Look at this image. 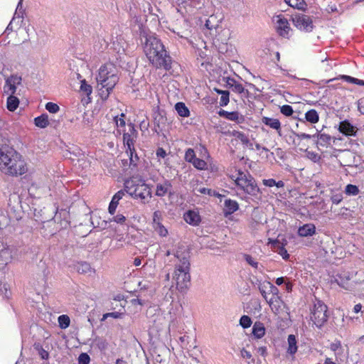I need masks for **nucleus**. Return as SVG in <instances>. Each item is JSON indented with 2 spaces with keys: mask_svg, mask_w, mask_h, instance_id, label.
Here are the masks:
<instances>
[{
  "mask_svg": "<svg viewBox=\"0 0 364 364\" xmlns=\"http://www.w3.org/2000/svg\"><path fill=\"white\" fill-rule=\"evenodd\" d=\"M28 170L26 161L17 151L9 145H0V171L3 173L17 177Z\"/></svg>",
  "mask_w": 364,
  "mask_h": 364,
  "instance_id": "1",
  "label": "nucleus"
},
{
  "mask_svg": "<svg viewBox=\"0 0 364 364\" xmlns=\"http://www.w3.org/2000/svg\"><path fill=\"white\" fill-rule=\"evenodd\" d=\"M144 51L153 66L166 70L171 68V58L161 40L155 35L148 34L145 36Z\"/></svg>",
  "mask_w": 364,
  "mask_h": 364,
  "instance_id": "2",
  "label": "nucleus"
},
{
  "mask_svg": "<svg viewBox=\"0 0 364 364\" xmlns=\"http://www.w3.org/2000/svg\"><path fill=\"white\" fill-rule=\"evenodd\" d=\"M175 257L176 261L172 281L175 283L176 289L180 292H184L188 289L191 282L189 255L188 252L177 251Z\"/></svg>",
  "mask_w": 364,
  "mask_h": 364,
  "instance_id": "3",
  "label": "nucleus"
},
{
  "mask_svg": "<svg viewBox=\"0 0 364 364\" xmlns=\"http://www.w3.org/2000/svg\"><path fill=\"white\" fill-rule=\"evenodd\" d=\"M97 95L102 101H106L119 81L112 64L102 65L96 76Z\"/></svg>",
  "mask_w": 364,
  "mask_h": 364,
  "instance_id": "4",
  "label": "nucleus"
},
{
  "mask_svg": "<svg viewBox=\"0 0 364 364\" xmlns=\"http://www.w3.org/2000/svg\"><path fill=\"white\" fill-rule=\"evenodd\" d=\"M236 186L244 193L252 196H257L259 193V188L255 178L247 171L238 170L235 175L232 176Z\"/></svg>",
  "mask_w": 364,
  "mask_h": 364,
  "instance_id": "5",
  "label": "nucleus"
},
{
  "mask_svg": "<svg viewBox=\"0 0 364 364\" xmlns=\"http://www.w3.org/2000/svg\"><path fill=\"white\" fill-rule=\"evenodd\" d=\"M313 307L311 309V320L321 328L328 320L327 306L320 299L315 298Z\"/></svg>",
  "mask_w": 364,
  "mask_h": 364,
  "instance_id": "6",
  "label": "nucleus"
},
{
  "mask_svg": "<svg viewBox=\"0 0 364 364\" xmlns=\"http://www.w3.org/2000/svg\"><path fill=\"white\" fill-rule=\"evenodd\" d=\"M0 272H2L12 259L17 256V249L12 246L1 244L0 245Z\"/></svg>",
  "mask_w": 364,
  "mask_h": 364,
  "instance_id": "7",
  "label": "nucleus"
},
{
  "mask_svg": "<svg viewBox=\"0 0 364 364\" xmlns=\"http://www.w3.org/2000/svg\"><path fill=\"white\" fill-rule=\"evenodd\" d=\"M292 21L294 25L302 31L311 32L314 28L311 18L303 14L294 15Z\"/></svg>",
  "mask_w": 364,
  "mask_h": 364,
  "instance_id": "8",
  "label": "nucleus"
},
{
  "mask_svg": "<svg viewBox=\"0 0 364 364\" xmlns=\"http://www.w3.org/2000/svg\"><path fill=\"white\" fill-rule=\"evenodd\" d=\"M272 21L279 35L284 38H288L291 28L288 20L282 14L274 16L272 18Z\"/></svg>",
  "mask_w": 364,
  "mask_h": 364,
  "instance_id": "9",
  "label": "nucleus"
},
{
  "mask_svg": "<svg viewBox=\"0 0 364 364\" xmlns=\"http://www.w3.org/2000/svg\"><path fill=\"white\" fill-rule=\"evenodd\" d=\"M128 127V132H123V141L124 146L127 147L126 152H129L131 155L134 154L135 153V149H134V137L136 136V130L134 129V124L132 123H129L127 125Z\"/></svg>",
  "mask_w": 364,
  "mask_h": 364,
  "instance_id": "10",
  "label": "nucleus"
},
{
  "mask_svg": "<svg viewBox=\"0 0 364 364\" xmlns=\"http://www.w3.org/2000/svg\"><path fill=\"white\" fill-rule=\"evenodd\" d=\"M355 274L356 273L354 272L342 271L336 275L334 277V281L341 287L350 291L353 289V287L349 283V281L354 277Z\"/></svg>",
  "mask_w": 364,
  "mask_h": 364,
  "instance_id": "11",
  "label": "nucleus"
},
{
  "mask_svg": "<svg viewBox=\"0 0 364 364\" xmlns=\"http://www.w3.org/2000/svg\"><path fill=\"white\" fill-rule=\"evenodd\" d=\"M92 87L87 82L85 79L80 80L79 94L81 97V102L84 106L92 102Z\"/></svg>",
  "mask_w": 364,
  "mask_h": 364,
  "instance_id": "12",
  "label": "nucleus"
},
{
  "mask_svg": "<svg viewBox=\"0 0 364 364\" xmlns=\"http://www.w3.org/2000/svg\"><path fill=\"white\" fill-rule=\"evenodd\" d=\"M144 179L141 177L132 176L124 181V192H127L129 195L135 194L136 190L141 189V186L145 184Z\"/></svg>",
  "mask_w": 364,
  "mask_h": 364,
  "instance_id": "13",
  "label": "nucleus"
},
{
  "mask_svg": "<svg viewBox=\"0 0 364 364\" xmlns=\"http://www.w3.org/2000/svg\"><path fill=\"white\" fill-rule=\"evenodd\" d=\"M21 82V77L18 75H11L6 79L4 86V92L6 95H14L16 92V85Z\"/></svg>",
  "mask_w": 364,
  "mask_h": 364,
  "instance_id": "14",
  "label": "nucleus"
},
{
  "mask_svg": "<svg viewBox=\"0 0 364 364\" xmlns=\"http://www.w3.org/2000/svg\"><path fill=\"white\" fill-rule=\"evenodd\" d=\"M267 302L275 315L280 314L284 308L288 309L282 296H272L267 300Z\"/></svg>",
  "mask_w": 364,
  "mask_h": 364,
  "instance_id": "15",
  "label": "nucleus"
},
{
  "mask_svg": "<svg viewBox=\"0 0 364 364\" xmlns=\"http://www.w3.org/2000/svg\"><path fill=\"white\" fill-rule=\"evenodd\" d=\"M155 195L162 198L166 195H172V183L171 181L164 179L163 182L158 183L156 185Z\"/></svg>",
  "mask_w": 364,
  "mask_h": 364,
  "instance_id": "16",
  "label": "nucleus"
},
{
  "mask_svg": "<svg viewBox=\"0 0 364 364\" xmlns=\"http://www.w3.org/2000/svg\"><path fill=\"white\" fill-rule=\"evenodd\" d=\"M141 189L136 190L135 194H131L130 196L135 199H140L143 203H146L148 199L152 197L150 186L147 183L142 184L141 186Z\"/></svg>",
  "mask_w": 364,
  "mask_h": 364,
  "instance_id": "17",
  "label": "nucleus"
},
{
  "mask_svg": "<svg viewBox=\"0 0 364 364\" xmlns=\"http://www.w3.org/2000/svg\"><path fill=\"white\" fill-rule=\"evenodd\" d=\"M73 268L79 274H83L88 277L95 274V269L87 262H77L73 265Z\"/></svg>",
  "mask_w": 364,
  "mask_h": 364,
  "instance_id": "18",
  "label": "nucleus"
},
{
  "mask_svg": "<svg viewBox=\"0 0 364 364\" xmlns=\"http://www.w3.org/2000/svg\"><path fill=\"white\" fill-rule=\"evenodd\" d=\"M218 114L221 117H223L230 121L235 122L237 124L243 123L245 121L244 116L236 111L228 112L224 109H220L218 112Z\"/></svg>",
  "mask_w": 364,
  "mask_h": 364,
  "instance_id": "19",
  "label": "nucleus"
},
{
  "mask_svg": "<svg viewBox=\"0 0 364 364\" xmlns=\"http://www.w3.org/2000/svg\"><path fill=\"white\" fill-rule=\"evenodd\" d=\"M183 219L187 223L193 226L198 225L201 220L198 212L191 210L184 213Z\"/></svg>",
  "mask_w": 364,
  "mask_h": 364,
  "instance_id": "20",
  "label": "nucleus"
},
{
  "mask_svg": "<svg viewBox=\"0 0 364 364\" xmlns=\"http://www.w3.org/2000/svg\"><path fill=\"white\" fill-rule=\"evenodd\" d=\"M239 209L238 203L232 199H226L224 201L223 214L225 218L231 215Z\"/></svg>",
  "mask_w": 364,
  "mask_h": 364,
  "instance_id": "21",
  "label": "nucleus"
},
{
  "mask_svg": "<svg viewBox=\"0 0 364 364\" xmlns=\"http://www.w3.org/2000/svg\"><path fill=\"white\" fill-rule=\"evenodd\" d=\"M124 191L120 190L112 196L108 207V211L110 215H113L115 213L116 209L119 205V201L124 196Z\"/></svg>",
  "mask_w": 364,
  "mask_h": 364,
  "instance_id": "22",
  "label": "nucleus"
},
{
  "mask_svg": "<svg viewBox=\"0 0 364 364\" xmlns=\"http://www.w3.org/2000/svg\"><path fill=\"white\" fill-rule=\"evenodd\" d=\"M316 226L313 223H306L298 228V235L300 237H311L316 234Z\"/></svg>",
  "mask_w": 364,
  "mask_h": 364,
  "instance_id": "23",
  "label": "nucleus"
},
{
  "mask_svg": "<svg viewBox=\"0 0 364 364\" xmlns=\"http://www.w3.org/2000/svg\"><path fill=\"white\" fill-rule=\"evenodd\" d=\"M338 129L340 132L347 136H355L357 132L356 127L348 120L341 122Z\"/></svg>",
  "mask_w": 364,
  "mask_h": 364,
  "instance_id": "24",
  "label": "nucleus"
},
{
  "mask_svg": "<svg viewBox=\"0 0 364 364\" xmlns=\"http://www.w3.org/2000/svg\"><path fill=\"white\" fill-rule=\"evenodd\" d=\"M262 122L269 127L270 128L275 129L279 136L281 134V122L278 119L271 118L268 117H263L262 118Z\"/></svg>",
  "mask_w": 364,
  "mask_h": 364,
  "instance_id": "25",
  "label": "nucleus"
},
{
  "mask_svg": "<svg viewBox=\"0 0 364 364\" xmlns=\"http://www.w3.org/2000/svg\"><path fill=\"white\" fill-rule=\"evenodd\" d=\"M315 135L316 139V144L318 147H326L331 144V137L330 135L320 133L318 130H316Z\"/></svg>",
  "mask_w": 364,
  "mask_h": 364,
  "instance_id": "26",
  "label": "nucleus"
},
{
  "mask_svg": "<svg viewBox=\"0 0 364 364\" xmlns=\"http://www.w3.org/2000/svg\"><path fill=\"white\" fill-rule=\"evenodd\" d=\"M318 120L319 115L317 111L314 109H311L305 113V120L299 119V121L301 124H305L306 121L310 122L311 124H316L318 122Z\"/></svg>",
  "mask_w": 364,
  "mask_h": 364,
  "instance_id": "27",
  "label": "nucleus"
},
{
  "mask_svg": "<svg viewBox=\"0 0 364 364\" xmlns=\"http://www.w3.org/2000/svg\"><path fill=\"white\" fill-rule=\"evenodd\" d=\"M265 328L262 323L255 322L252 326V333L257 339L262 338L265 334Z\"/></svg>",
  "mask_w": 364,
  "mask_h": 364,
  "instance_id": "28",
  "label": "nucleus"
},
{
  "mask_svg": "<svg viewBox=\"0 0 364 364\" xmlns=\"http://www.w3.org/2000/svg\"><path fill=\"white\" fill-rule=\"evenodd\" d=\"M244 259L245 262L250 265L252 267H253L255 269L257 270L259 272H262L264 270L263 265L260 264L255 257L250 255H244Z\"/></svg>",
  "mask_w": 364,
  "mask_h": 364,
  "instance_id": "29",
  "label": "nucleus"
},
{
  "mask_svg": "<svg viewBox=\"0 0 364 364\" xmlns=\"http://www.w3.org/2000/svg\"><path fill=\"white\" fill-rule=\"evenodd\" d=\"M288 342V348H287V353L290 354L291 355H294L298 349L297 345H296V339L294 335H289L287 338Z\"/></svg>",
  "mask_w": 364,
  "mask_h": 364,
  "instance_id": "30",
  "label": "nucleus"
},
{
  "mask_svg": "<svg viewBox=\"0 0 364 364\" xmlns=\"http://www.w3.org/2000/svg\"><path fill=\"white\" fill-rule=\"evenodd\" d=\"M114 121L117 126V132L118 134H121L122 132H124L126 122H125V114H121L120 115L116 116L114 118Z\"/></svg>",
  "mask_w": 364,
  "mask_h": 364,
  "instance_id": "31",
  "label": "nucleus"
},
{
  "mask_svg": "<svg viewBox=\"0 0 364 364\" xmlns=\"http://www.w3.org/2000/svg\"><path fill=\"white\" fill-rule=\"evenodd\" d=\"M174 108L178 114L182 117H188L190 115V111L188 108L186 107L185 103L182 102H177L175 105Z\"/></svg>",
  "mask_w": 364,
  "mask_h": 364,
  "instance_id": "32",
  "label": "nucleus"
},
{
  "mask_svg": "<svg viewBox=\"0 0 364 364\" xmlns=\"http://www.w3.org/2000/svg\"><path fill=\"white\" fill-rule=\"evenodd\" d=\"M285 3L291 7L297 9L299 10H305L306 4L304 0H284Z\"/></svg>",
  "mask_w": 364,
  "mask_h": 364,
  "instance_id": "33",
  "label": "nucleus"
},
{
  "mask_svg": "<svg viewBox=\"0 0 364 364\" xmlns=\"http://www.w3.org/2000/svg\"><path fill=\"white\" fill-rule=\"evenodd\" d=\"M19 105L18 99L14 95H9L7 98L6 107L9 111H14Z\"/></svg>",
  "mask_w": 364,
  "mask_h": 364,
  "instance_id": "34",
  "label": "nucleus"
},
{
  "mask_svg": "<svg viewBox=\"0 0 364 364\" xmlns=\"http://www.w3.org/2000/svg\"><path fill=\"white\" fill-rule=\"evenodd\" d=\"M35 125L40 128H45L48 125V117L46 114H43L34 119Z\"/></svg>",
  "mask_w": 364,
  "mask_h": 364,
  "instance_id": "35",
  "label": "nucleus"
},
{
  "mask_svg": "<svg viewBox=\"0 0 364 364\" xmlns=\"http://www.w3.org/2000/svg\"><path fill=\"white\" fill-rule=\"evenodd\" d=\"M262 183L267 187L276 186L277 188H280L284 186V183L282 181H276L273 178L263 179Z\"/></svg>",
  "mask_w": 364,
  "mask_h": 364,
  "instance_id": "36",
  "label": "nucleus"
},
{
  "mask_svg": "<svg viewBox=\"0 0 364 364\" xmlns=\"http://www.w3.org/2000/svg\"><path fill=\"white\" fill-rule=\"evenodd\" d=\"M205 26L209 30L217 29L219 26V21H216V16L213 15L207 19Z\"/></svg>",
  "mask_w": 364,
  "mask_h": 364,
  "instance_id": "37",
  "label": "nucleus"
},
{
  "mask_svg": "<svg viewBox=\"0 0 364 364\" xmlns=\"http://www.w3.org/2000/svg\"><path fill=\"white\" fill-rule=\"evenodd\" d=\"M232 136L236 139L241 141V143L245 145L249 143V137L245 133L234 130L232 132Z\"/></svg>",
  "mask_w": 364,
  "mask_h": 364,
  "instance_id": "38",
  "label": "nucleus"
},
{
  "mask_svg": "<svg viewBox=\"0 0 364 364\" xmlns=\"http://www.w3.org/2000/svg\"><path fill=\"white\" fill-rule=\"evenodd\" d=\"M153 228L160 237H166L168 234V230L162 225V223H156V225L153 226Z\"/></svg>",
  "mask_w": 364,
  "mask_h": 364,
  "instance_id": "39",
  "label": "nucleus"
},
{
  "mask_svg": "<svg viewBox=\"0 0 364 364\" xmlns=\"http://www.w3.org/2000/svg\"><path fill=\"white\" fill-rule=\"evenodd\" d=\"M345 193L348 196H355L359 193V189L355 185L348 184L346 186Z\"/></svg>",
  "mask_w": 364,
  "mask_h": 364,
  "instance_id": "40",
  "label": "nucleus"
},
{
  "mask_svg": "<svg viewBox=\"0 0 364 364\" xmlns=\"http://www.w3.org/2000/svg\"><path fill=\"white\" fill-rule=\"evenodd\" d=\"M191 164L198 170H205L207 168V163L204 160L198 158H196Z\"/></svg>",
  "mask_w": 364,
  "mask_h": 364,
  "instance_id": "41",
  "label": "nucleus"
},
{
  "mask_svg": "<svg viewBox=\"0 0 364 364\" xmlns=\"http://www.w3.org/2000/svg\"><path fill=\"white\" fill-rule=\"evenodd\" d=\"M252 323V319L249 316L243 315L240 318V325L243 328H247L251 326Z\"/></svg>",
  "mask_w": 364,
  "mask_h": 364,
  "instance_id": "42",
  "label": "nucleus"
},
{
  "mask_svg": "<svg viewBox=\"0 0 364 364\" xmlns=\"http://www.w3.org/2000/svg\"><path fill=\"white\" fill-rule=\"evenodd\" d=\"M230 102V92L229 91L226 90L224 91L223 93H222L220 99V105L221 107H225L228 105V104Z\"/></svg>",
  "mask_w": 364,
  "mask_h": 364,
  "instance_id": "43",
  "label": "nucleus"
},
{
  "mask_svg": "<svg viewBox=\"0 0 364 364\" xmlns=\"http://www.w3.org/2000/svg\"><path fill=\"white\" fill-rule=\"evenodd\" d=\"M293 134L299 140L310 139H316L315 134H306V133H303V132H293Z\"/></svg>",
  "mask_w": 364,
  "mask_h": 364,
  "instance_id": "44",
  "label": "nucleus"
},
{
  "mask_svg": "<svg viewBox=\"0 0 364 364\" xmlns=\"http://www.w3.org/2000/svg\"><path fill=\"white\" fill-rule=\"evenodd\" d=\"M9 224V218L7 215L0 210V229H4Z\"/></svg>",
  "mask_w": 364,
  "mask_h": 364,
  "instance_id": "45",
  "label": "nucleus"
},
{
  "mask_svg": "<svg viewBox=\"0 0 364 364\" xmlns=\"http://www.w3.org/2000/svg\"><path fill=\"white\" fill-rule=\"evenodd\" d=\"M280 112L286 117H290L293 114L294 110L291 106L284 105L280 107Z\"/></svg>",
  "mask_w": 364,
  "mask_h": 364,
  "instance_id": "46",
  "label": "nucleus"
},
{
  "mask_svg": "<svg viewBox=\"0 0 364 364\" xmlns=\"http://www.w3.org/2000/svg\"><path fill=\"white\" fill-rule=\"evenodd\" d=\"M196 154L193 149H188L185 153V160L187 162L192 163L196 159Z\"/></svg>",
  "mask_w": 364,
  "mask_h": 364,
  "instance_id": "47",
  "label": "nucleus"
},
{
  "mask_svg": "<svg viewBox=\"0 0 364 364\" xmlns=\"http://www.w3.org/2000/svg\"><path fill=\"white\" fill-rule=\"evenodd\" d=\"M59 326L61 328H66L68 327V316L61 315L58 317Z\"/></svg>",
  "mask_w": 364,
  "mask_h": 364,
  "instance_id": "48",
  "label": "nucleus"
},
{
  "mask_svg": "<svg viewBox=\"0 0 364 364\" xmlns=\"http://www.w3.org/2000/svg\"><path fill=\"white\" fill-rule=\"evenodd\" d=\"M305 152H306V157L309 159L311 160L314 162H317L319 161L320 156L317 153H316L314 151H308L307 149H306Z\"/></svg>",
  "mask_w": 364,
  "mask_h": 364,
  "instance_id": "49",
  "label": "nucleus"
},
{
  "mask_svg": "<svg viewBox=\"0 0 364 364\" xmlns=\"http://www.w3.org/2000/svg\"><path fill=\"white\" fill-rule=\"evenodd\" d=\"M78 364H89L90 358L86 353H82L78 357Z\"/></svg>",
  "mask_w": 364,
  "mask_h": 364,
  "instance_id": "50",
  "label": "nucleus"
},
{
  "mask_svg": "<svg viewBox=\"0 0 364 364\" xmlns=\"http://www.w3.org/2000/svg\"><path fill=\"white\" fill-rule=\"evenodd\" d=\"M46 109L50 112V113H56L59 110V106L53 102H48L46 105Z\"/></svg>",
  "mask_w": 364,
  "mask_h": 364,
  "instance_id": "51",
  "label": "nucleus"
},
{
  "mask_svg": "<svg viewBox=\"0 0 364 364\" xmlns=\"http://www.w3.org/2000/svg\"><path fill=\"white\" fill-rule=\"evenodd\" d=\"M342 200H343V193H333L331 196V200L335 205L339 204L342 201Z\"/></svg>",
  "mask_w": 364,
  "mask_h": 364,
  "instance_id": "52",
  "label": "nucleus"
},
{
  "mask_svg": "<svg viewBox=\"0 0 364 364\" xmlns=\"http://www.w3.org/2000/svg\"><path fill=\"white\" fill-rule=\"evenodd\" d=\"M266 284L269 286L272 296H281L279 295V291L276 286L273 285L270 282H266Z\"/></svg>",
  "mask_w": 364,
  "mask_h": 364,
  "instance_id": "53",
  "label": "nucleus"
},
{
  "mask_svg": "<svg viewBox=\"0 0 364 364\" xmlns=\"http://www.w3.org/2000/svg\"><path fill=\"white\" fill-rule=\"evenodd\" d=\"M127 156L129 157L130 166H133L134 167L136 166L137 162L139 161V157L136 153L135 152L134 154H132V156L129 151L127 152Z\"/></svg>",
  "mask_w": 364,
  "mask_h": 364,
  "instance_id": "54",
  "label": "nucleus"
},
{
  "mask_svg": "<svg viewBox=\"0 0 364 364\" xmlns=\"http://www.w3.org/2000/svg\"><path fill=\"white\" fill-rule=\"evenodd\" d=\"M277 253L285 260H287L289 257V255L284 246H281L278 248Z\"/></svg>",
  "mask_w": 364,
  "mask_h": 364,
  "instance_id": "55",
  "label": "nucleus"
},
{
  "mask_svg": "<svg viewBox=\"0 0 364 364\" xmlns=\"http://www.w3.org/2000/svg\"><path fill=\"white\" fill-rule=\"evenodd\" d=\"M197 191L201 194H206L208 196H216L215 192L214 191L204 187L198 188Z\"/></svg>",
  "mask_w": 364,
  "mask_h": 364,
  "instance_id": "56",
  "label": "nucleus"
},
{
  "mask_svg": "<svg viewBox=\"0 0 364 364\" xmlns=\"http://www.w3.org/2000/svg\"><path fill=\"white\" fill-rule=\"evenodd\" d=\"M226 83V87L232 89L236 80L230 77H223L222 79Z\"/></svg>",
  "mask_w": 364,
  "mask_h": 364,
  "instance_id": "57",
  "label": "nucleus"
},
{
  "mask_svg": "<svg viewBox=\"0 0 364 364\" xmlns=\"http://www.w3.org/2000/svg\"><path fill=\"white\" fill-rule=\"evenodd\" d=\"M232 90L238 94H241L244 92L245 88L241 83L236 81L235 84H234V86H233V88L232 89Z\"/></svg>",
  "mask_w": 364,
  "mask_h": 364,
  "instance_id": "58",
  "label": "nucleus"
},
{
  "mask_svg": "<svg viewBox=\"0 0 364 364\" xmlns=\"http://www.w3.org/2000/svg\"><path fill=\"white\" fill-rule=\"evenodd\" d=\"M265 282H264L263 284H260L258 287V289H259V291L260 292V294H262V297L267 301L269 299L267 298V293L266 291V285H265Z\"/></svg>",
  "mask_w": 364,
  "mask_h": 364,
  "instance_id": "59",
  "label": "nucleus"
},
{
  "mask_svg": "<svg viewBox=\"0 0 364 364\" xmlns=\"http://www.w3.org/2000/svg\"><path fill=\"white\" fill-rule=\"evenodd\" d=\"M161 213L159 210H156L153 214V226L156 223H161Z\"/></svg>",
  "mask_w": 364,
  "mask_h": 364,
  "instance_id": "60",
  "label": "nucleus"
},
{
  "mask_svg": "<svg viewBox=\"0 0 364 364\" xmlns=\"http://www.w3.org/2000/svg\"><path fill=\"white\" fill-rule=\"evenodd\" d=\"M112 220L119 224H124L126 221V218L122 214H118L113 217Z\"/></svg>",
  "mask_w": 364,
  "mask_h": 364,
  "instance_id": "61",
  "label": "nucleus"
},
{
  "mask_svg": "<svg viewBox=\"0 0 364 364\" xmlns=\"http://www.w3.org/2000/svg\"><path fill=\"white\" fill-rule=\"evenodd\" d=\"M97 346L100 350H105L107 348V343L104 339H99L97 341Z\"/></svg>",
  "mask_w": 364,
  "mask_h": 364,
  "instance_id": "62",
  "label": "nucleus"
},
{
  "mask_svg": "<svg viewBox=\"0 0 364 364\" xmlns=\"http://www.w3.org/2000/svg\"><path fill=\"white\" fill-rule=\"evenodd\" d=\"M340 348H341V343L340 341H336L330 345V349L333 352H336Z\"/></svg>",
  "mask_w": 364,
  "mask_h": 364,
  "instance_id": "63",
  "label": "nucleus"
},
{
  "mask_svg": "<svg viewBox=\"0 0 364 364\" xmlns=\"http://www.w3.org/2000/svg\"><path fill=\"white\" fill-rule=\"evenodd\" d=\"M358 109L360 114H364V97L358 101Z\"/></svg>",
  "mask_w": 364,
  "mask_h": 364,
  "instance_id": "64",
  "label": "nucleus"
}]
</instances>
